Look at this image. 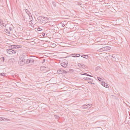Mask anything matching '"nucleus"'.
Masks as SVG:
<instances>
[{
    "mask_svg": "<svg viewBox=\"0 0 130 130\" xmlns=\"http://www.w3.org/2000/svg\"><path fill=\"white\" fill-rule=\"evenodd\" d=\"M38 19L40 20L41 21H45V22L44 23H45L48 22L49 20V19L48 18L42 17H39L38 18ZM43 23H44V22Z\"/></svg>",
    "mask_w": 130,
    "mask_h": 130,
    "instance_id": "obj_1",
    "label": "nucleus"
},
{
    "mask_svg": "<svg viewBox=\"0 0 130 130\" xmlns=\"http://www.w3.org/2000/svg\"><path fill=\"white\" fill-rule=\"evenodd\" d=\"M34 59L31 58H29L28 59L27 61L26 62V64H28L29 63H31V64H34Z\"/></svg>",
    "mask_w": 130,
    "mask_h": 130,
    "instance_id": "obj_2",
    "label": "nucleus"
},
{
    "mask_svg": "<svg viewBox=\"0 0 130 130\" xmlns=\"http://www.w3.org/2000/svg\"><path fill=\"white\" fill-rule=\"evenodd\" d=\"M25 60L22 58H20L19 63L21 66L24 65L25 63Z\"/></svg>",
    "mask_w": 130,
    "mask_h": 130,
    "instance_id": "obj_3",
    "label": "nucleus"
},
{
    "mask_svg": "<svg viewBox=\"0 0 130 130\" xmlns=\"http://www.w3.org/2000/svg\"><path fill=\"white\" fill-rule=\"evenodd\" d=\"M7 53L9 54L12 55L16 53V52L11 49H8L7 50Z\"/></svg>",
    "mask_w": 130,
    "mask_h": 130,
    "instance_id": "obj_4",
    "label": "nucleus"
},
{
    "mask_svg": "<svg viewBox=\"0 0 130 130\" xmlns=\"http://www.w3.org/2000/svg\"><path fill=\"white\" fill-rule=\"evenodd\" d=\"M92 106V104H87L85 105H84L83 107V108H90Z\"/></svg>",
    "mask_w": 130,
    "mask_h": 130,
    "instance_id": "obj_5",
    "label": "nucleus"
},
{
    "mask_svg": "<svg viewBox=\"0 0 130 130\" xmlns=\"http://www.w3.org/2000/svg\"><path fill=\"white\" fill-rule=\"evenodd\" d=\"M27 54L26 53H25L21 55L20 56L19 58H23V59H26V58H27Z\"/></svg>",
    "mask_w": 130,
    "mask_h": 130,
    "instance_id": "obj_6",
    "label": "nucleus"
},
{
    "mask_svg": "<svg viewBox=\"0 0 130 130\" xmlns=\"http://www.w3.org/2000/svg\"><path fill=\"white\" fill-rule=\"evenodd\" d=\"M62 73L66 74L67 72L66 71L63 70L59 69L57 70V73L62 74Z\"/></svg>",
    "mask_w": 130,
    "mask_h": 130,
    "instance_id": "obj_7",
    "label": "nucleus"
},
{
    "mask_svg": "<svg viewBox=\"0 0 130 130\" xmlns=\"http://www.w3.org/2000/svg\"><path fill=\"white\" fill-rule=\"evenodd\" d=\"M78 66L80 68L85 69L86 68L85 66L83 64L78 63Z\"/></svg>",
    "mask_w": 130,
    "mask_h": 130,
    "instance_id": "obj_8",
    "label": "nucleus"
},
{
    "mask_svg": "<svg viewBox=\"0 0 130 130\" xmlns=\"http://www.w3.org/2000/svg\"><path fill=\"white\" fill-rule=\"evenodd\" d=\"M101 84L102 85H103L104 87L107 88H109V86H108V85L107 83H105L104 82H102Z\"/></svg>",
    "mask_w": 130,
    "mask_h": 130,
    "instance_id": "obj_9",
    "label": "nucleus"
},
{
    "mask_svg": "<svg viewBox=\"0 0 130 130\" xmlns=\"http://www.w3.org/2000/svg\"><path fill=\"white\" fill-rule=\"evenodd\" d=\"M67 64L66 63L64 62L61 63H60V65L62 67L66 68L67 67Z\"/></svg>",
    "mask_w": 130,
    "mask_h": 130,
    "instance_id": "obj_10",
    "label": "nucleus"
},
{
    "mask_svg": "<svg viewBox=\"0 0 130 130\" xmlns=\"http://www.w3.org/2000/svg\"><path fill=\"white\" fill-rule=\"evenodd\" d=\"M98 51L99 52H103V51H105V48L104 47H103L102 48H100V49L98 50Z\"/></svg>",
    "mask_w": 130,
    "mask_h": 130,
    "instance_id": "obj_11",
    "label": "nucleus"
},
{
    "mask_svg": "<svg viewBox=\"0 0 130 130\" xmlns=\"http://www.w3.org/2000/svg\"><path fill=\"white\" fill-rule=\"evenodd\" d=\"M105 51H107L110 49L111 47L109 46H105L104 47Z\"/></svg>",
    "mask_w": 130,
    "mask_h": 130,
    "instance_id": "obj_12",
    "label": "nucleus"
},
{
    "mask_svg": "<svg viewBox=\"0 0 130 130\" xmlns=\"http://www.w3.org/2000/svg\"><path fill=\"white\" fill-rule=\"evenodd\" d=\"M82 57H83L86 59H87L88 58V56L87 55H82L81 56Z\"/></svg>",
    "mask_w": 130,
    "mask_h": 130,
    "instance_id": "obj_13",
    "label": "nucleus"
},
{
    "mask_svg": "<svg viewBox=\"0 0 130 130\" xmlns=\"http://www.w3.org/2000/svg\"><path fill=\"white\" fill-rule=\"evenodd\" d=\"M31 21H32V20H31L29 22V24L31 25V26L32 27H33L34 26L33 23Z\"/></svg>",
    "mask_w": 130,
    "mask_h": 130,
    "instance_id": "obj_14",
    "label": "nucleus"
},
{
    "mask_svg": "<svg viewBox=\"0 0 130 130\" xmlns=\"http://www.w3.org/2000/svg\"><path fill=\"white\" fill-rule=\"evenodd\" d=\"M71 55H75V56H76V57H79L80 56V55L78 54H72Z\"/></svg>",
    "mask_w": 130,
    "mask_h": 130,
    "instance_id": "obj_15",
    "label": "nucleus"
},
{
    "mask_svg": "<svg viewBox=\"0 0 130 130\" xmlns=\"http://www.w3.org/2000/svg\"><path fill=\"white\" fill-rule=\"evenodd\" d=\"M4 119H5V118L0 117V121H4Z\"/></svg>",
    "mask_w": 130,
    "mask_h": 130,
    "instance_id": "obj_16",
    "label": "nucleus"
},
{
    "mask_svg": "<svg viewBox=\"0 0 130 130\" xmlns=\"http://www.w3.org/2000/svg\"><path fill=\"white\" fill-rule=\"evenodd\" d=\"M26 11V13H27V14L29 15V14H30V13L28 11V10L27 9H26L25 10Z\"/></svg>",
    "mask_w": 130,
    "mask_h": 130,
    "instance_id": "obj_17",
    "label": "nucleus"
},
{
    "mask_svg": "<svg viewBox=\"0 0 130 130\" xmlns=\"http://www.w3.org/2000/svg\"><path fill=\"white\" fill-rule=\"evenodd\" d=\"M85 79H87V80H88V79L90 80H91V81H93L92 79H91L90 78H87V77L85 78Z\"/></svg>",
    "mask_w": 130,
    "mask_h": 130,
    "instance_id": "obj_18",
    "label": "nucleus"
},
{
    "mask_svg": "<svg viewBox=\"0 0 130 130\" xmlns=\"http://www.w3.org/2000/svg\"><path fill=\"white\" fill-rule=\"evenodd\" d=\"M97 78H98V80H99V81H101V80H102V78H100V77H97Z\"/></svg>",
    "mask_w": 130,
    "mask_h": 130,
    "instance_id": "obj_19",
    "label": "nucleus"
},
{
    "mask_svg": "<svg viewBox=\"0 0 130 130\" xmlns=\"http://www.w3.org/2000/svg\"><path fill=\"white\" fill-rule=\"evenodd\" d=\"M3 24H4V23H3V21H0V25H3Z\"/></svg>",
    "mask_w": 130,
    "mask_h": 130,
    "instance_id": "obj_20",
    "label": "nucleus"
},
{
    "mask_svg": "<svg viewBox=\"0 0 130 130\" xmlns=\"http://www.w3.org/2000/svg\"><path fill=\"white\" fill-rule=\"evenodd\" d=\"M37 30L38 31H41L42 30V29H41L40 28H38L37 29Z\"/></svg>",
    "mask_w": 130,
    "mask_h": 130,
    "instance_id": "obj_21",
    "label": "nucleus"
},
{
    "mask_svg": "<svg viewBox=\"0 0 130 130\" xmlns=\"http://www.w3.org/2000/svg\"><path fill=\"white\" fill-rule=\"evenodd\" d=\"M5 119H4V121H5V120H6L7 121H10V120L9 119H7V118H5Z\"/></svg>",
    "mask_w": 130,
    "mask_h": 130,
    "instance_id": "obj_22",
    "label": "nucleus"
},
{
    "mask_svg": "<svg viewBox=\"0 0 130 130\" xmlns=\"http://www.w3.org/2000/svg\"><path fill=\"white\" fill-rule=\"evenodd\" d=\"M17 47H18V48H20L22 46L21 45H17Z\"/></svg>",
    "mask_w": 130,
    "mask_h": 130,
    "instance_id": "obj_23",
    "label": "nucleus"
},
{
    "mask_svg": "<svg viewBox=\"0 0 130 130\" xmlns=\"http://www.w3.org/2000/svg\"><path fill=\"white\" fill-rule=\"evenodd\" d=\"M1 75L4 76L5 75V74L2 73L1 74Z\"/></svg>",
    "mask_w": 130,
    "mask_h": 130,
    "instance_id": "obj_24",
    "label": "nucleus"
},
{
    "mask_svg": "<svg viewBox=\"0 0 130 130\" xmlns=\"http://www.w3.org/2000/svg\"><path fill=\"white\" fill-rule=\"evenodd\" d=\"M14 47H15V48H18L17 46V45H14Z\"/></svg>",
    "mask_w": 130,
    "mask_h": 130,
    "instance_id": "obj_25",
    "label": "nucleus"
},
{
    "mask_svg": "<svg viewBox=\"0 0 130 130\" xmlns=\"http://www.w3.org/2000/svg\"><path fill=\"white\" fill-rule=\"evenodd\" d=\"M85 74H86V75H87V76H91V77H92V76H91V75H89L88 74H87V73H86Z\"/></svg>",
    "mask_w": 130,
    "mask_h": 130,
    "instance_id": "obj_26",
    "label": "nucleus"
},
{
    "mask_svg": "<svg viewBox=\"0 0 130 130\" xmlns=\"http://www.w3.org/2000/svg\"><path fill=\"white\" fill-rule=\"evenodd\" d=\"M1 59H2V60H3V61H4V57H2L1 58Z\"/></svg>",
    "mask_w": 130,
    "mask_h": 130,
    "instance_id": "obj_27",
    "label": "nucleus"
},
{
    "mask_svg": "<svg viewBox=\"0 0 130 130\" xmlns=\"http://www.w3.org/2000/svg\"><path fill=\"white\" fill-rule=\"evenodd\" d=\"M14 45H12L11 46V47H12V48H15V47H14Z\"/></svg>",
    "mask_w": 130,
    "mask_h": 130,
    "instance_id": "obj_28",
    "label": "nucleus"
},
{
    "mask_svg": "<svg viewBox=\"0 0 130 130\" xmlns=\"http://www.w3.org/2000/svg\"><path fill=\"white\" fill-rule=\"evenodd\" d=\"M62 25L63 27H64L65 26V25L63 24H62Z\"/></svg>",
    "mask_w": 130,
    "mask_h": 130,
    "instance_id": "obj_29",
    "label": "nucleus"
},
{
    "mask_svg": "<svg viewBox=\"0 0 130 130\" xmlns=\"http://www.w3.org/2000/svg\"><path fill=\"white\" fill-rule=\"evenodd\" d=\"M71 56L74 57H76V56H75V55H71Z\"/></svg>",
    "mask_w": 130,
    "mask_h": 130,
    "instance_id": "obj_30",
    "label": "nucleus"
},
{
    "mask_svg": "<svg viewBox=\"0 0 130 130\" xmlns=\"http://www.w3.org/2000/svg\"><path fill=\"white\" fill-rule=\"evenodd\" d=\"M3 24V25H3L4 26L6 27V25L5 24Z\"/></svg>",
    "mask_w": 130,
    "mask_h": 130,
    "instance_id": "obj_31",
    "label": "nucleus"
},
{
    "mask_svg": "<svg viewBox=\"0 0 130 130\" xmlns=\"http://www.w3.org/2000/svg\"><path fill=\"white\" fill-rule=\"evenodd\" d=\"M45 61V60L44 59H43V61L44 62Z\"/></svg>",
    "mask_w": 130,
    "mask_h": 130,
    "instance_id": "obj_32",
    "label": "nucleus"
},
{
    "mask_svg": "<svg viewBox=\"0 0 130 130\" xmlns=\"http://www.w3.org/2000/svg\"><path fill=\"white\" fill-rule=\"evenodd\" d=\"M42 68H46V67H42Z\"/></svg>",
    "mask_w": 130,
    "mask_h": 130,
    "instance_id": "obj_33",
    "label": "nucleus"
},
{
    "mask_svg": "<svg viewBox=\"0 0 130 130\" xmlns=\"http://www.w3.org/2000/svg\"><path fill=\"white\" fill-rule=\"evenodd\" d=\"M54 3H54V2H53V5H54Z\"/></svg>",
    "mask_w": 130,
    "mask_h": 130,
    "instance_id": "obj_34",
    "label": "nucleus"
},
{
    "mask_svg": "<svg viewBox=\"0 0 130 130\" xmlns=\"http://www.w3.org/2000/svg\"><path fill=\"white\" fill-rule=\"evenodd\" d=\"M112 57H113V58H114V57H113V56H112Z\"/></svg>",
    "mask_w": 130,
    "mask_h": 130,
    "instance_id": "obj_35",
    "label": "nucleus"
}]
</instances>
